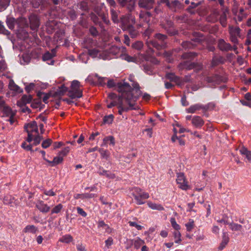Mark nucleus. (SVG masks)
Masks as SVG:
<instances>
[{"mask_svg": "<svg viewBox=\"0 0 251 251\" xmlns=\"http://www.w3.org/2000/svg\"><path fill=\"white\" fill-rule=\"evenodd\" d=\"M117 91L121 93L117 100H113L107 107L111 108L117 106L118 113L122 115L129 110H136L139 106L136 104V101L141 95L138 84H135L134 88H132L126 82H119L117 85Z\"/></svg>", "mask_w": 251, "mask_h": 251, "instance_id": "nucleus-1", "label": "nucleus"}, {"mask_svg": "<svg viewBox=\"0 0 251 251\" xmlns=\"http://www.w3.org/2000/svg\"><path fill=\"white\" fill-rule=\"evenodd\" d=\"M132 196L138 205L145 203V200L149 198V194L138 187H135L132 190Z\"/></svg>", "mask_w": 251, "mask_h": 251, "instance_id": "nucleus-2", "label": "nucleus"}, {"mask_svg": "<svg viewBox=\"0 0 251 251\" xmlns=\"http://www.w3.org/2000/svg\"><path fill=\"white\" fill-rule=\"evenodd\" d=\"M80 82L76 80H73L72 82L71 89L68 92V96L71 99L80 98L82 96V92L80 89Z\"/></svg>", "mask_w": 251, "mask_h": 251, "instance_id": "nucleus-3", "label": "nucleus"}, {"mask_svg": "<svg viewBox=\"0 0 251 251\" xmlns=\"http://www.w3.org/2000/svg\"><path fill=\"white\" fill-rule=\"evenodd\" d=\"M24 127L28 134L26 141L30 143L32 141L35 134H38V128L37 123L35 121H32L25 125Z\"/></svg>", "mask_w": 251, "mask_h": 251, "instance_id": "nucleus-4", "label": "nucleus"}, {"mask_svg": "<svg viewBox=\"0 0 251 251\" xmlns=\"http://www.w3.org/2000/svg\"><path fill=\"white\" fill-rule=\"evenodd\" d=\"M121 27L124 30L130 29L135 23V18L131 14H127L121 18Z\"/></svg>", "mask_w": 251, "mask_h": 251, "instance_id": "nucleus-5", "label": "nucleus"}, {"mask_svg": "<svg viewBox=\"0 0 251 251\" xmlns=\"http://www.w3.org/2000/svg\"><path fill=\"white\" fill-rule=\"evenodd\" d=\"M176 182L178 187L184 191H187L191 188L189 182L183 173L176 174Z\"/></svg>", "mask_w": 251, "mask_h": 251, "instance_id": "nucleus-6", "label": "nucleus"}, {"mask_svg": "<svg viewBox=\"0 0 251 251\" xmlns=\"http://www.w3.org/2000/svg\"><path fill=\"white\" fill-rule=\"evenodd\" d=\"M218 47L219 49L223 51H228L229 50H233L235 53L237 54L238 51H237V47L236 45H234L233 47L228 43L222 39H219L218 42Z\"/></svg>", "mask_w": 251, "mask_h": 251, "instance_id": "nucleus-7", "label": "nucleus"}, {"mask_svg": "<svg viewBox=\"0 0 251 251\" xmlns=\"http://www.w3.org/2000/svg\"><path fill=\"white\" fill-rule=\"evenodd\" d=\"M88 79L94 85L103 86L105 84V81L107 78L105 77H100L97 74H95L89 75Z\"/></svg>", "mask_w": 251, "mask_h": 251, "instance_id": "nucleus-8", "label": "nucleus"}, {"mask_svg": "<svg viewBox=\"0 0 251 251\" xmlns=\"http://www.w3.org/2000/svg\"><path fill=\"white\" fill-rule=\"evenodd\" d=\"M240 29L239 27H229L230 40L236 46L238 44V37H240Z\"/></svg>", "mask_w": 251, "mask_h": 251, "instance_id": "nucleus-9", "label": "nucleus"}, {"mask_svg": "<svg viewBox=\"0 0 251 251\" xmlns=\"http://www.w3.org/2000/svg\"><path fill=\"white\" fill-rule=\"evenodd\" d=\"M166 77L169 79L171 81L174 82L176 85L181 86L184 85V83L188 81L187 78L184 79L179 77L175 75L173 73H168L166 75Z\"/></svg>", "mask_w": 251, "mask_h": 251, "instance_id": "nucleus-10", "label": "nucleus"}, {"mask_svg": "<svg viewBox=\"0 0 251 251\" xmlns=\"http://www.w3.org/2000/svg\"><path fill=\"white\" fill-rule=\"evenodd\" d=\"M154 2V0H139L138 5L140 7L151 9L153 7Z\"/></svg>", "mask_w": 251, "mask_h": 251, "instance_id": "nucleus-11", "label": "nucleus"}, {"mask_svg": "<svg viewBox=\"0 0 251 251\" xmlns=\"http://www.w3.org/2000/svg\"><path fill=\"white\" fill-rule=\"evenodd\" d=\"M204 123V121L200 116H194L192 118V124L196 128H201Z\"/></svg>", "mask_w": 251, "mask_h": 251, "instance_id": "nucleus-12", "label": "nucleus"}, {"mask_svg": "<svg viewBox=\"0 0 251 251\" xmlns=\"http://www.w3.org/2000/svg\"><path fill=\"white\" fill-rule=\"evenodd\" d=\"M36 207L42 213H47L50 210V207L42 201H39L36 204Z\"/></svg>", "mask_w": 251, "mask_h": 251, "instance_id": "nucleus-13", "label": "nucleus"}, {"mask_svg": "<svg viewBox=\"0 0 251 251\" xmlns=\"http://www.w3.org/2000/svg\"><path fill=\"white\" fill-rule=\"evenodd\" d=\"M30 27L32 30H36L40 25L38 18L35 16H30L29 18Z\"/></svg>", "mask_w": 251, "mask_h": 251, "instance_id": "nucleus-14", "label": "nucleus"}, {"mask_svg": "<svg viewBox=\"0 0 251 251\" xmlns=\"http://www.w3.org/2000/svg\"><path fill=\"white\" fill-rule=\"evenodd\" d=\"M130 245H133L136 249H139L142 245L145 244V241L138 237L134 240H129L128 241Z\"/></svg>", "mask_w": 251, "mask_h": 251, "instance_id": "nucleus-15", "label": "nucleus"}, {"mask_svg": "<svg viewBox=\"0 0 251 251\" xmlns=\"http://www.w3.org/2000/svg\"><path fill=\"white\" fill-rule=\"evenodd\" d=\"M195 66V64L194 63L186 61L180 63L178 67L180 70L186 69L189 70L194 68Z\"/></svg>", "mask_w": 251, "mask_h": 251, "instance_id": "nucleus-16", "label": "nucleus"}, {"mask_svg": "<svg viewBox=\"0 0 251 251\" xmlns=\"http://www.w3.org/2000/svg\"><path fill=\"white\" fill-rule=\"evenodd\" d=\"M205 107L203 105L200 103H197L190 106L186 109V112L188 113H194L196 111L203 109Z\"/></svg>", "mask_w": 251, "mask_h": 251, "instance_id": "nucleus-17", "label": "nucleus"}, {"mask_svg": "<svg viewBox=\"0 0 251 251\" xmlns=\"http://www.w3.org/2000/svg\"><path fill=\"white\" fill-rule=\"evenodd\" d=\"M151 14L149 12L141 11L139 14V18L142 22L149 23L150 21Z\"/></svg>", "mask_w": 251, "mask_h": 251, "instance_id": "nucleus-18", "label": "nucleus"}, {"mask_svg": "<svg viewBox=\"0 0 251 251\" xmlns=\"http://www.w3.org/2000/svg\"><path fill=\"white\" fill-rule=\"evenodd\" d=\"M239 151L242 155L246 157V161L251 163V152L245 147L241 148Z\"/></svg>", "mask_w": 251, "mask_h": 251, "instance_id": "nucleus-19", "label": "nucleus"}, {"mask_svg": "<svg viewBox=\"0 0 251 251\" xmlns=\"http://www.w3.org/2000/svg\"><path fill=\"white\" fill-rule=\"evenodd\" d=\"M32 98L31 95H24L22 97L21 100L18 101V105L23 106L27 103H29L32 100Z\"/></svg>", "mask_w": 251, "mask_h": 251, "instance_id": "nucleus-20", "label": "nucleus"}, {"mask_svg": "<svg viewBox=\"0 0 251 251\" xmlns=\"http://www.w3.org/2000/svg\"><path fill=\"white\" fill-rule=\"evenodd\" d=\"M94 194L89 193L76 194L74 195V198L75 199H84L87 198H92L94 197Z\"/></svg>", "mask_w": 251, "mask_h": 251, "instance_id": "nucleus-21", "label": "nucleus"}, {"mask_svg": "<svg viewBox=\"0 0 251 251\" xmlns=\"http://www.w3.org/2000/svg\"><path fill=\"white\" fill-rule=\"evenodd\" d=\"M8 87L12 91L19 93L22 92L20 87L16 85L15 83L14 80L12 79L10 80Z\"/></svg>", "mask_w": 251, "mask_h": 251, "instance_id": "nucleus-22", "label": "nucleus"}, {"mask_svg": "<svg viewBox=\"0 0 251 251\" xmlns=\"http://www.w3.org/2000/svg\"><path fill=\"white\" fill-rule=\"evenodd\" d=\"M148 205L149 207L152 209L157 210L159 211H162L164 209V207L161 204H156L151 201H149L148 202Z\"/></svg>", "mask_w": 251, "mask_h": 251, "instance_id": "nucleus-23", "label": "nucleus"}, {"mask_svg": "<svg viewBox=\"0 0 251 251\" xmlns=\"http://www.w3.org/2000/svg\"><path fill=\"white\" fill-rule=\"evenodd\" d=\"M150 45H151L152 47L156 48L157 50L161 49L164 47V43H162L156 40H152L150 42Z\"/></svg>", "mask_w": 251, "mask_h": 251, "instance_id": "nucleus-24", "label": "nucleus"}, {"mask_svg": "<svg viewBox=\"0 0 251 251\" xmlns=\"http://www.w3.org/2000/svg\"><path fill=\"white\" fill-rule=\"evenodd\" d=\"M229 226L230 229L232 231H241L242 229V226L241 225L234 223H230L229 224Z\"/></svg>", "mask_w": 251, "mask_h": 251, "instance_id": "nucleus-25", "label": "nucleus"}, {"mask_svg": "<svg viewBox=\"0 0 251 251\" xmlns=\"http://www.w3.org/2000/svg\"><path fill=\"white\" fill-rule=\"evenodd\" d=\"M6 22L7 25L9 29H13L14 28L16 20L14 18H7Z\"/></svg>", "mask_w": 251, "mask_h": 251, "instance_id": "nucleus-26", "label": "nucleus"}, {"mask_svg": "<svg viewBox=\"0 0 251 251\" xmlns=\"http://www.w3.org/2000/svg\"><path fill=\"white\" fill-rule=\"evenodd\" d=\"M51 165V166H54L55 165H57L63 161V157L61 156H56L55 157L52 161H49L45 159Z\"/></svg>", "mask_w": 251, "mask_h": 251, "instance_id": "nucleus-27", "label": "nucleus"}, {"mask_svg": "<svg viewBox=\"0 0 251 251\" xmlns=\"http://www.w3.org/2000/svg\"><path fill=\"white\" fill-rule=\"evenodd\" d=\"M99 173L100 175L105 176L109 178L113 179L115 177V176L114 174H112V173H110V172L106 171V170H102L101 171L100 170Z\"/></svg>", "mask_w": 251, "mask_h": 251, "instance_id": "nucleus-28", "label": "nucleus"}, {"mask_svg": "<svg viewBox=\"0 0 251 251\" xmlns=\"http://www.w3.org/2000/svg\"><path fill=\"white\" fill-rule=\"evenodd\" d=\"M59 241L62 243H69L73 241V237L71 235L67 234L60 238Z\"/></svg>", "mask_w": 251, "mask_h": 251, "instance_id": "nucleus-29", "label": "nucleus"}, {"mask_svg": "<svg viewBox=\"0 0 251 251\" xmlns=\"http://www.w3.org/2000/svg\"><path fill=\"white\" fill-rule=\"evenodd\" d=\"M98 151L103 158H105L106 159H108L109 158L110 153L107 150H105L103 149L100 148L99 149Z\"/></svg>", "mask_w": 251, "mask_h": 251, "instance_id": "nucleus-30", "label": "nucleus"}, {"mask_svg": "<svg viewBox=\"0 0 251 251\" xmlns=\"http://www.w3.org/2000/svg\"><path fill=\"white\" fill-rule=\"evenodd\" d=\"M173 236L175 239V242L177 244H179L181 241V235L180 232L178 230L175 231L173 232Z\"/></svg>", "mask_w": 251, "mask_h": 251, "instance_id": "nucleus-31", "label": "nucleus"}, {"mask_svg": "<svg viewBox=\"0 0 251 251\" xmlns=\"http://www.w3.org/2000/svg\"><path fill=\"white\" fill-rule=\"evenodd\" d=\"M37 229V228L33 225H28L24 229V231L25 232H30L32 233H35Z\"/></svg>", "mask_w": 251, "mask_h": 251, "instance_id": "nucleus-32", "label": "nucleus"}, {"mask_svg": "<svg viewBox=\"0 0 251 251\" xmlns=\"http://www.w3.org/2000/svg\"><path fill=\"white\" fill-rule=\"evenodd\" d=\"M110 12L111 14L112 20L115 23L119 22L118 12L114 8H111Z\"/></svg>", "mask_w": 251, "mask_h": 251, "instance_id": "nucleus-33", "label": "nucleus"}, {"mask_svg": "<svg viewBox=\"0 0 251 251\" xmlns=\"http://www.w3.org/2000/svg\"><path fill=\"white\" fill-rule=\"evenodd\" d=\"M220 22L223 26L226 27V15L225 12H223L221 15L220 17Z\"/></svg>", "mask_w": 251, "mask_h": 251, "instance_id": "nucleus-34", "label": "nucleus"}, {"mask_svg": "<svg viewBox=\"0 0 251 251\" xmlns=\"http://www.w3.org/2000/svg\"><path fill=\"white\" fill-rule=\"evenodd\" d=\"M3 112L7 116H14V114H13L11 109L8 106H3Z\"/></svg>", "mask_w": 251, "mask_h": 251, "instance_id": "nucleus-35", "label": "nucleus"}, {"mask_svg": "<svg viewBox=\"0 0 251 251\" xmlns=\"http://www.w3.org/2000/svg\"><path fill=\"white\" fill-rule=\"evenodd\" d=\"M121 57L122 58V59L127 61V62H135L136 61V58L134 57H132V56H130L127 54H123L122 55H121Z\"/></svg>", "mask_w": 251, "mask_h": 251, "instance_id": "nucleus-36", "label": "nucleus"}, {"mask_svg": "<svg viewBox=\"0 0 251 251\" xmlns=\"http://www.w3.org/2000/svg\"><path fill=\"white\" fill-rule=\"evenodd\" d=\"M185 226L188 231H191L194 227V221L193 220L190 219L189 222L185 224Z\"/></svg>", "mask_w": 251, "mask_h": 251, "instance_id": "nucleus-37", "label": "nucleus"}, {"mask_svg": "<svg viewBox=\"0 0 251 251\" xmlns=\"http://www.w3.org/2000/svg\"><path fill=\"white\" fill-rule=\"evenodd\" d=\"M114 116L112 114L105 116L103 119V123L105 124H111L113 121Z\"/></svg>", "mask_w": 251, "mask_h": 251, "instance_id": "nucleus-38", "label": "nucleus"}, {"mask_svg": "<svg viewBox=\"0 0 251 251\" xmlns=\"http://www.w3.org/2000/svg\"><path fill=\"white\" fill-rule=\"evenodd\" d=\"M170 222L172 227L176 230H179L180 229V226L177 224L174 218H172L170 220Z\"/></svg>", "mask_w": 251, "mask_h": 251, "instance_id": "nucleus-39", "label": "nucleus"}, {"mask_svg": "<svg viewBox=\"0 0 251 251\" xmlns=\"http://www.w3.org/2000/svg\"><path fill=\"white\" fill-rule=\"evenodd\" d=\"M155 38L159 42L164 43V41L166 39V36L160 33H157L155 34Z\"/></svg>", "mask_w": 251, "mask_h": 251, "instance_id": "nucleus-40", "label": "nucleus"}, {"mask_svg": "<svg viewBox=\"0 0 251 251\" xmlns=\"http://www.w3.org/2000/svg\"><path fill=\"white\" fill-rule=\"evenodd\" d=\"M63 208V205L61 204H59L55 206L51 210V213L54 214V213H59L61 209Z\"/></svg>", "mask_w": 251, "mask_h": 251, "instance_id": "nucleus-41", "label": "nucleus"}, {"mask_svg": "<svg viewBox=\"0 0 251 251\" xmlns=\"http://www.w3.org/2000/svg\"><path fill=\"white\" fill-rule=\"evenodd\" d=\"M52 141L50 139H48L43 141L42 147L44 149H47L50 146Z\"/></svg>", "mask_w": 251, "mask_h": 251, "instance_id": "nucleus-42", "label": "nucleus"}, {"mask_svg": "<svg viewBox=\"0 0 251 251\" xmlns=\"http://www.w3.org/2000/svg\"><path fill=\"white\" fill-rule=\"evenodd\" d=\"M125 50L124 48H119L116 46H113L110 49V52L114 54H117L120 51H124Z\"/></svg>", "mask_w": 251, "mask_h": 251, "instance_id": "nucleus-43", "label": "nucleus"}, {"mask_svg": "<svg viewBox=\"0 0 251 251\" xmlns=\"http://www.w3.org/2000/svg\"><path fill=\"white\" fill-rule=\"evenodd\" d=\"M54 56V54L50 52H47L43 56V60L44 61L50 60Z\"/></svg>", "mask_w": 251, "mask_h": 251, "instance_id": "nucleus-44", "label": "nucleus"}, {"mask_svg": "<svg viewBox=\"0 0 251 251\" xmlns=\"http://www.w3.org/2000/svg\"><path fill=\"white\" fill-rule=\"evenodd\" d=\"M42 140V137L40 135H39L38 134H35L34 137L33 138V140L34 141L33 145L35 146H36L40 143L41 141Z\"/></svg>", "mask_w": 251, "mask_h": 251, "instance_id": "nucleus-45", "label": "nucleus"}, {"mask_svg": "<svg viewBox=\"0 0 251 251\" xmlns=\"http://www.w3.org/2000/svg\"><path fill=\"white\" fill-rule=\"evenodd\" d=\"M44 0H31V3L34 8H37Z\"/></svg>", "mask_w": 251, "mask_h": 251, "instance_id": "nucleus-46", "label": "nucleus"}, {"mask_svg": "<svg viewBox=\"0 0 251 251\" xmlns=\"http://www.w3.org/2000/svg\"><path fill=\"white\" fill-rule=\"evenodd\" d=\"M143 46V43L140 41L136 42L132 45V47L138 50H141Z\"/></svg>", "mask_w": 251, "mask_h": 251, "instance_id": "nucleus-47", "label": "nucleus"}, {"mask_svg": "<svg viewBox=\"0 0 251 251\" xmlns=\"http://www.w3.org/2000/svg\"><path fill=\"white\" fill-rule=\"evenodd\" d=\"M126 30L128 31L132 38H134L136 37L137 32L136 30H135L134 26H132L130 29H127Z\"/></svg>", "mask_w": 251, "mask_h": 251, "instance_id": "nucleus-48", "label": "nucleus"}, {"mask_svg": "<svg viewBox=\"0 0 251 251\" xmlns=\"http://www.w3.org/2000/svg\"><path fill=\"white\" fill-rule=\"evenodd\" d=\"M21 146L26 151H32V146L31 144H27L25 142H23Z\"/></svg>", "mask_w": 251, "mask_h": 251, "instance_id": "nucleus-49", "label": "nucleus"}, {"mask_svg": "<svg viewBox=\"0 0 251 251\" xmlns=\"http://www.w3.org/2000/svg\"><path fill=\"white\" fill-rule=\"evenodd\" d=\"M7 69V65L3 60L0 61V72L4 71Z\"/></svg>", "mask_w": 251, "mask_h": 251, "instance_id": "nucleus-50", "label": "nucleus"}, {"mask_svg": "<svg viewBox=\"0 0 251 251\" xmlns=\"http://www.w3.org/2000/svg\"><path fill=\"white\" fill-rule=\"evenodd\" d=\"M10 0H0V6L2 8L7 7L10 3Z\"/></svg>", "mask_w": 251, "mask_h": 251, "instance_id": "nucleus-51", "label": "nucleus"}, {"mask_svg": "<svg viewBox=\"0 0 251 251\" xmlns=\"http://www.w3.org/2000/svg\"><path fill=\"white\" fill-rule=\"evenodd\" d=\"M229 240L228 234L226 232H223L222 242L227 244Z\"/></svg>", "mask_w": 251, "mask_h": 251, "instance_id": "nucleus-52", "label": "nucleus"}, {"mask_svg": "<svg viewBox=\"0 0 251 251\" xmlns=\"http://www.w3.org/2000/svg\"><path fill=\"white\" fill-rule=\"evenodd\" d=\"M69 151H70L69 147H66L64 148L61 151H60L59 155L65 156L69 153Z\"/></svg>", "mask_w": 251, "mask_h": 251, "instance_id": "nucleus-53", "label": "nucleus"}, {"mask_svg": "<svg viewBox=\"0 0 251 251\" xmlns=\"http://www.w3.org/2000/svg\"><path fill=\"white\" fill-rule=\"evenodd\" d=\"M106 139L107 140V142H109V144L111 145L112 146H114L115 142V139L112 136H106Z\"/></svg>", "mask_w": 251, "mask_h": 251, "instance_id": "nucleus-54", "label": "nucleus"}, {"mask_svg": "<svg viewBox=\"0 0 251 251\" xmlns=\"http://www.w3.org/2000/svg\"><path fill=\"white\" fill-rule=\"evenodd\" d=\"M129 226L135 227L138 230H141L142 228V226L138 225L136 222L129 221L128 222Z\"/></svg>", "mask_w": 251, "mask_h": 251, "instance_id": "nucleus-55", "label": "nucleus"}, {"mask_svg": "<svg viewBox=\"0 0 251 251\" xmlns=\"http://www.w3.org/2000/svg\"><path fill=\"white\" fill-rule=\"evenodd\" d=\"M105 246L109 248L113 243V240L112 237H109L105 241Z\"/></svg>", "mask_w": 251, "mask_h": 251, "instance_id": "nucleus-56", "label": "nucleus"}, {"mask_svg": "<svg viewBox=\"0 0 251 251\" xmlns=\"http://www.w3.org/2000/svg\"><path fill=\"white\" fill-rule=\"evenodd\" d=\"M107 86L108 88H111L116 86V83L113 79H109L107 81Z\"/></svg>", "mask_w": 251, "mask_h": 251, "instance_id": "nucleus-57", "label": "nucleus"}, {"mask_svg": "<svg viewBox=\"0 0 251 251\" xmlns=\"http://www.w3.org/2000/svg\"><path fill=\"white\" fill-rule=\"evenodd\" d=\"M89 31L90 33L94 36H96L98 34V31L95 27H91L89 29Z\"/></svg>", "mask_w": 251, "mask_h": 251, "instance_id": "nucleus-58", "label": "nucleus"}, {"mask_svg": "<svg viewBox=\"0 0 251 251\" xmlns=\"http://www.w3.org/2000/svg\"><path fill=\"white\" fill-rule=\"evenodd\" d=\"M77 213L82 216L85 217L87 216V213L83 210V209L79 207H77Z\"/></svg>", "mask_w": 251, "mask_h": 251, "instance_id": "nucleus-59", "label": "nucleus"}, {"mask_svg": "<svg viewBox=\"0 0 251 251\" xmlns=\"http://www.w3.org/2000/svg\"><path fill=\"white\" fill-rule=\"evenodd\" d=\"M98 50L96 49H92L88 50L89 54L93 57L96 56L98 54Z\"/></svg>", "mask_w": 251, "mask_h": 251, "instance_id": "nucleus-60", "label": "nucleus"}, {"mask_svg": "<svg viewBox=\"0 0 251 251\" xmlns=\"http://www.w3.org/2000/svg\"><path fill=\"white\" fill-rule=\"evenodd\" d=\"M34 86V84L31 83L25 87V90L27 92L29 93L31 90L33 89Z\"/></svg>", "mask_w": 251, "mask_h": 251, "instance_id": "nucleus-61", "label": "nucleus"}, {"mask_svg": "<svg viewBox=\"0 0 251 251\" xmlns=\"http://www.w3.org/2000/svg\"><path fill=\"white\" fill-rule=\"evenodd\" d=\"M246 45H249L251 44V31H250L247 35V38L246 40Z\"/></svg>", "mask_w": 251, "mask_h": 251, "instance_id": "nucleus-62", "label": "nucleus"}, {"mask_svg": "<svg viewBox=\"0 0 251 251\" xmlns=\"http://www.w3.org/2000/svg\"><path fill=\"white\" fill-rule=\"evenodd\" d=\"M44 193L46 195L49 196H54L55 195V193L52 190H50L49 191L44 190Z\"/></svg>", "mask_w": 251, "mask_h": 251, "instance_id": "nucleus-63", "label": "nucleus"}, {"mask_svg": "<svg viewBox=\"0 0 251 251\" xmlns=\"http://www.w3.org/2000/svg\"><path fill=\"white\" fill-rule=\"evenodd\" d=\"M107 3L111 7V8H115L116 4L114 0H106Z\"/></svg>", "mask_w": 251, "mask_h": 251, "instance_id": "nucleus-64", "label": "nucleus"}]
</instances>
